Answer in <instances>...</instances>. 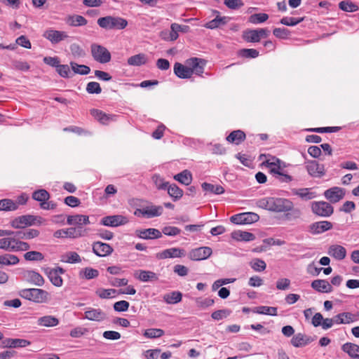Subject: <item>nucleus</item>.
<instances>
[{
    "mask_svg": "<svg viewBox=\"0 0 359 359\" xmlns=\"http://www.w3.org/2000/svg\"><path fill=\"white\" fill-rule=\"evenodd\" d=\"M259 208L275 212H285L293 208V203L291 201L283 198L268 197L264 198L257 201Z\"/></svg>",
    "mask_w": 359,
    "mask_h": 359,
    "instance_id": "1",
    "label": "nucleus"
},
{
    "mask_svg": "<svg viewBox=\"0 0 359 359\" xmlns=\"http://www.w3.org/2000/svg\"><path fill=\"white\" fill-rule=\"evenodd\" d=\"M97 25L102 29H123L128 26V21L121 17L107 15L97 19Z\"/></svg>",
    "mask_w": 359,
    "mask_h": 359,
    "instance_id": "2",
    "label": "nucleus"
},
{
    "mask_svg": "<svg viewBox=\"0 0 359 359\" xmlns=\"http://www.w3.org/2000/svg\"><path fill=\"white\" fill-rule=\"evenodd\" d=\"M19 294L21 297L37 304L46 303L49 299V293L39 288L22 289Z\"/></svg>",
    "mask_w": 359,
    "mask_h": 359,
    "instance_id": "3",
    "label": "nucleus"
},
{
    "mask_svg": "<svg viewBox=\"0 0 359 359\" xmlns=\"http://www.w3.org/2000/svg\"><path fill=\"white\" fill-rule=\"evenodd\" d=\"M90 52L93 58L101 64H106L111 61V55L110 52L103 46L97 43L90 45Z\"/></svg>",
    "mask_w": 359,
    "mask_h": 359,
    "instance_id": "4",
    "label": "nucleus"
},
{
    "mask_svg": "<svg viewBox=\"0 0 359 359\" xmlns=\"http://www.w3.org/2000/svg\"><path fill=\"white\" fill-rule=\"evenodd\" d=\"M163 208L161 205H148L136 209L135 215L145 218H152L162 215Z\"/></svg>",
    "mask_w": 359,
    "mask_h": 359,
    "instance_id": "5",
    "label": "nucleus"
},
{
    "mask_svg": "<svg viewBox=\"0 0 359 359\" xmlns=\"http://www.w3.org/2000/svg\"><path fill=\"white\" fill-rule=\"evenodd\" d=\"M190 31V27L188 25H179L177 23H172L170 25V31L168 34L162 32L161 37L163 39L168 41H175L179 37V32L188 33Z\"/></svg>",
    "mask_w": 359,
    "mask_h": 359,
    "instance_id": "6",
    "label": "nucleus"
},
{
    "mask_svg": "<svg viewBox=\"0 0 359 359\" xmlns=\"http://www.w3.org/2000/svg\"><path fill=\"white\" fill-rule=\"evenodd\" d=\"M44 273L49 278L51 283L55 287H61L63 284L62 278H61V274H64L65 273V270L60 266H57L55 268H46L44 269Z\"/></svg>",
    "mask_w": 359,
    "mask_h": 359,
    "instance_id": "7",
    "label": "nucleus"
},
{
    "mask_svg": "<svg viewBox=\"0 0 359 359\" xmlns=\"http://www.w3.org/2000/svg\"><path fill=\"white\" fill-rule=\"evenodd\" d=\"M259 219L257 214L248 212L234 215L231 217L230 221L236 224H249L257 222Z\"/></svg>",
    "mask_w": 359,
    "mask_h": 359,
    "instance_id": "8",
    "label": "nucleus"
},
{
    "mask_svg": "<svg viewBox=\"0 0 359 359\" xmlns=\"http://www.w3.org/2000/svg\"><path fill=\"white\" fill-rule=\"evenodd\" d=\"M312 211L320 217H330L334 212L333 207L327 202H314L311 206Z\"/></svg>",
    "mask_w": 359,
    "mask_h": 359,
    "instance_id": "9",
    "label": "nucleus"
},
{
    "mask_svg": "<svg viewBox=\"0 0 359 359\" xmlns=\"http://www.w3.org/2000/svg\"><path fill=\"white\" fill-rule=\"evenodd\" d=\"M37 217L31 215H26L17 217L11 222V225L15 229H22L28 226H32L35 224Z\"/></svg>",
    "mask_w": 359,
    "mask_h": 359,
    "instance_id": "10",
    "label": "nucleus"
},
{
    "mask_svg": "<svg viewBox=\"0 0 359 359\" xmlns=\"http://www.w3.org/2000/svg\"><path fill=\"white\" fill-rule=\"evenodd\" d=\"M85 230L81 228L70 227L66 229H60L55 231L53 236L55 238H76L84 236Z\"/></svg>",
    "mask_w": 359,
    "mask_h": 359,
    "instance_id": "11",
    "label": "nucleus"
},
{
    "mask_svg": "<svg viewBox=\"0 0 359 359\" xmlns=\"http://www.w3.org/2000/svg\"><path fill=\"white\" fill-rule=\"evenodd\" d=\"M128 219L120 215L106 216L102 218L100 224L106 226L116 227L127 224Z\"/></svg>",
    "mask_w": 359,
    "mask_h": 359,
    "instance_id": "12",
    "label": "nucleus"
},
{
    "mask_svg": "<svg viewBox=\"0 0 359 359\" xmlns=\"http://www.w3.org/2000/svg\"><path fill=\"white\" fill-rule=\"evenodd\" d=\"M324 196L330 203H335L344 197L345 190L339 187H334L327 189L324 192Z\"/></svg>",
    "mask_w": 359,
    "mask_h": 359,
    "instance_id": "13",
    "label": "nucleus"
},
{
    "mask_svg": "<svg viewBox=\"0 0 359 359\" xmlns=\"http://www.w3.org/2000/svg\"><path fill=\"white\" fill-rule=\"evenodd\" d=\"M212 253L209 247H201L191 250L189 253V258L194 261H201L208 259Z\"/></svg>",
    "mask_w": 359,
    "mask_h": 359,
    "instance_id": "14",
    "label": "nucleus"
},
{
    "mask_svg": "<svg viewBox=\"0 0 359 359\" xmlns=\"http://www.w3.org/2000/svg\"><path fill=\"white\" fill-rule=\"evenodd\" d=\"M186 65H188L189 69L192 72V75L194 74L201 75L204 72L205 62L203 59L191 57L186 60Z\"/></svg>",
    "mask_w": 359,
    "mask_h": 359,
    "instance_id": "15",
    "label": "nucleus"
},
{
    "mask_svg": "<svg viewBox=\"0 0 359 359\" xmlns=\"http://www.w3.org/2000/svg\"><path fill=\"white\" fill-rule=\"evenodd\" d=\"M306 167L309 174L312 177H321L325 175L324 165L316 161H308Z\"/></svg>",
    "mask_w": 359,
    "mask_h": 359,
    "instance_id": "16",
    "label": "nucleus"
},
{
    "mask_svg": "<svg viewBox=\"0 0 359 359\" xmlns=\"http://www.w3.org/2000/svg\"><path fill=\"white\" fill-rule=\"evenodd\" d=\"M43 36L53 44L58 43L68 38V35L65 32L54 29L46 30L43 34Z\"/></svg>",
    "mask_w": 359,
    "mask_h": 359,
    "instance_id": "17",
    "label": "nucleus"
},
{
    "mask_svg": "<svg viewBox=\"0 0 359 359\" xmlns=\"http://www.w3.org/2000/svg\"><path fill=\"white\" fill-rule=\"evenodd\" d=\"M332 224L328 221H320L313 222L309 225V230L311 233L316 235L323 233L332 229Z\"/></svg>",
    "mask_w": 359,
    "mask_h": 359,
    "instance_id": "18",
    "label": "nucleus"
},
{
    "mask_svg": "<svg viewBox=\"0 0 359 359\" xmlns=\"http://www.w3.org/2000/svg\"><path fill=\"white\" fill-rule=\"evenodd\" d=\"M93 251L99 257H106L112 253L113 248L107 243L97 241L93 244Z\"/></svg>",
    "mask_w": 359,
    "mask_h": 359,
    "instance_id": "19",
    "label": "nucleus"
},
{
    "mask_svg": "<svg viewBox=\"0 0 359 359\" xmlns=\"http://www.w3.org/2000/svg\"><path fill=\"white\" fill-rule=\"evenodd\" d=\"M24 279L37 286H42L44 284V279L42 276L33 270H27L23 273Z\"/></svg>",
    "mask_w": 359,
    "mask_h": 359,
    "instance_id": "20",
    "label": "nucleus"
},
{
    "mask_svg": "<svg viewBox=\"0 0 359 359\" xmlns=\"http://www.w3.org/2000/svg\"><path fill=\"white\" fill-rule=\"evenodd\" d=\"M30 344L29 341L23 339L6 338L1 341V346L3 348L26 347Z\"/></svg>",
    "mask_w": 359,
    "mask_h": 359,
    "instance_id": "21",
    "label": "nucleus"
},
{
    "mask_svg": "<svg viewBox=\"0 0 359 359\" xmlns=\"http://www.w3.org/2000/svg\"><path fill=\"white\" fill-rule=\"evenodd\" d=\"M327 254L337 260H342L346 257V250L340 245L334 244L328 248Z\"/></svg>",
    "mask_w": 359,
    "mask_h": 359,
    "instance_id": "22",
    "label": "nucleus"
},
{
    "mask_svg": "<svg viewBox=\"0 0 359 359\" xmlns=\"http://www.w3.org/2000/svg\"><path fill=\"white\" fill-rule=\"evenodd\" d=\"M84 314L85 318L93 321L100 322L106 318V313L100 309L89 308Z\"/></svg>",
    "mask_w": 359,
    "mask_h": 359,
    "instance_id": "23",
    "label": "nucleus"
},
{
    "mask_svg": "<svg viewBox=\"0 0 359 359\" xmlns=\"http://www.w3.org/2000/svg\"><path fill=\"white\" fill-rule=\"evenodd\" d=\"M175 74L180 79H190L192 76V72L187 65H182L175 62L173 67Z\"/></svg>",
    "mask_w": 359,
    "mask_h": 359,
    "instance_id": "24",
    "label": "nucleus"
},
{
    "mask_svg": "<svg viewBox=\"0 0 359 359\" xmlns=\"http://www.w3.org/2000/svg\"><path fill=\"white\" fill-rule=\"evenodd\" d=\"M67 223L69 225H76V228L82 229L83 225L90 223L89 217L83 215H69L67 217Z\"/></svg>",
    "mask_w": 359,
    "mask_h": 359,
    "instance_id": "25",
    "label": "nucleus"
},
{
    "mask_svg": "<svg viewBox=\"0 0 359 359\" xmlns=\"http://www.w3.org/2000/svg\"><path fill=\"white\" fill-rule=\"evenodd\" d=\"M311 287L319 292L328 293L333 290L332 286L326 280H315L311 283Z\"/></svg>",
    "mask_w": 359,
    "mask_h": 359,
    "instance_id": "26",
    "label": "nucleus"
},
{
    "mask_svg": "<svg viewBox=\"0 0 359 359\" xmlns=\"http://www.w3.org/2000/svg\"><path fill=\"white\" fill-rule=\"evenodd\" d=\"M136 233L140 238L143 239L159 238L162 236V233L159 230L153 228L137 230Z\"/></svg>",
    "mask_w": 359,
    "mask_h": 359,
    "instance_id": "27",
    "label": "nucleus"
},
{
    "mask_svg": "<svg viewBox=\"0 0 359 359\" xmlns=\"http://www.w3.org/2000/svg\"><path fill=\"white\" fill-rule=\"evenodd\" d=\"M230 19L231 18L228 16L215 17L212 20L206 22L204 25V27L207 29H215L226 25L229 22Z\"/></svg>",
    "mask_w": 359,
    "mask_h": 359,
    "instance_id": "28",
    "label": "nucleus"
},
{
    "mask_svg": "<svg viewBox=\"0 0 359 359\" xmlns=\"http://www.w3.org/2000/svg\"><path fill=\"white\" fill-rule=\"evenodd\" d=\"M184 255V250L177 248H172L162 251L158 255L160 259L182 257Z\"/></svg>",
    "mask_w": 359,
    "mask_h": 359,
    "instance_id": "29",
    "label": "nucleus"
},
{
    "mask_svg": "<svg viewBox=\"0 0 359 359\" xmlns=\"http://www.w3.org/2000/svg\"><path fill=\"white\" fill-rule=\"evenodd\" d=\"M335 324H349L357 320L356 316L350 312L340 313L334 316Z\"/></svg>",
    "mask_w": 359,
    "mask_h": 359,
    "instance_id": "30",
    "label": "nucleus"
},
{
    "mask_svg": "<svg viewBox=\"0 0 359 359\" xmlns=\"http://www.w3.org/2000/svg\"><path fill=\"white\" fill-rule=\"evenodd\" d=\"M341 350L347 353L351 359H359V346L347 342L342 345Z\"/></svg>",
    "mask_w": 359,
    "mask_h": 359,
    "instance_id": "31",
    "label": "nucleus"
},
{
    "mask_svg": "<svg viewBox=\"0 0 359 359\" xmlns=\"http://www.w3.org/2000/svg\"><path fill=\"white\" fill-rule=\"evenodd\" d=\"M66 23L71 27H80L87 25L88 20L80 15H70L65 19Z\"/></svg>",
    "mask_w": 359,
    "mask_h": 359,
    "instance_id": "32",
    "label": "nucleus"
},
{
    "mask_svg": "<svg viewBox=\"0 0 359 359\" xmlns=\"http://www.w3.org/2000/svg\"><path fill=\"white\" fill-rule=\"evenodd\" d=\"M245 137H246V135L243 131H242L241 130H236L232 131L226 137V140L229 143H232V144L238 145L245 140Z\"/></svg>",
    "mask_w": 359,
    "mask_h": 359,
    "instance_id": "33",
    "label": "nucleus"
},
{
    "mask_svg": "<svg viewBox=\"0 0 359 359\" xmlns=\"http://www.w3.org/2000/svg\"><path fill=\"white\" fill-rule=\"evenodd\" d=\"M90 114L102 124H108L109 121L113 120V116L107 114L99 109H91Z\"/></svg>",
    "mask_w": 359,
    "mask_h": 359,
    "instance_id": "34",
    "label": "nucleus"
},
{
    "mask_svg": "<svg viewBox=\"0 0 359 359\" xmlns=\"http://www.w3.org/2000/svg\"><path fill=\"white\" fill-rule=\"evenodd\" d=\"M15 237L22 240H29L37 237L39 231L36 229H30L25 231H19L13 234Z\"/></svg>",
    "mask_w": 359,
    "mask_h": 359,
    "instance_id": "35",
    "label": "nucleus"
},
{
    "mask_svg": "<svg viewBox=\"0 0 359 359\" xmlns=\"http://www.w3.org/2000/svg\"><path fill=\"white\" fill-rule=\"evenodd\" d=\"M309 337L302 333H298L293 336L291 339V344L294 347H302L311 343Z\"/></svg>",
    "mask_w": 359,
    "mask_h": 359,
    "instance_id": "36",
    "label": "nucleus"
},
{
    "mask_svg": "<svg viewBox=\"0 0 359 359\" xmlns=\"http://www.w3.org/2000/svg\"><path fill=\"white\" fill-rule=\"evenodd\" d=\"M231 238L236 241H251L255 239V236L248 231H234L231 233Z\"/></svg>",
    "mask_w": 359,
    "mask_h": 359,
    "instance_id": "37",
    "label": "nucleus"
},
{
    "mask_svg": "<svg viewBox=\"0 0 359 359\" xmlns=\"http://www.w3.org/2000/svg\"><path fill=\"white\" fill-rule=\"evenodd\" d=\"M60 261L62 262L75 264L81 262L80 255L76 252H67L65 254L61 255Z\"/></svg>",
    "mask_w": 359,
    "mask_h": 359,
    "instance_id": "38",
    "label": "nucleus"
},
{
    "mask_svg": "<svg viewBox=\"0 0 359 359\" xmlns=\"http://www.w3.org/2000/svg\"><path fill=\"white\" fill-rule=\"evenodd\" d=\"M174 179L180 183L189 185L192 181V175L188 170H184L182 172L175 175Z\"/></svg>",
    "mask_w": 359,
    "mask_h": 359,
    "instance_id": "39",
    "label": "nucleus"
},
{
    "mask_svg": "<svg viewBox=\"0 0 359 359\" xmlns=\"http://www.w3.org/2000/svg\"><path fill=\"white\" fill-rule=\"evenodd\" d=\"M292 192L293 195L298 196L305 201L311 200L316 197L315 194L311 192L308 188L294 189L292 190Z\"/></svg>",
    "mask_w": 359,
    "mask_h": 359,
    "instance_id": "40",
    "label": "nucleus"
},
{
    "mask_svg": "<svg viewBox=\"0 0 359 359\" xmlns=\"http://www.w3.org/2000/svg\"><path fill=\"white\" fill-rule=\"evenodd\" d=\"M135 277L142 282L156 281L158 279V275L154 272L144 270H140L139 271V276H137L135 275Z\"/></svg>",
    "mask_w": 359,
    "mask_h": 359,
    "instance_id": "41",
    "label": "nucleus"
},
{
    "mask_svg": "<svg viewBox=\"0 0 359 359\" xmlns=\"http://www.w3.org/2000/svg\"><path fill=\"white\" fill-rule=\"evenodd\" d=\"M201 187L206 193L222 194L224 192V189L220 185H215L208 182H203Z\"/></svg>",
    "mask_w": 359,
    "mask_h": 359,
    "instance_id": "42",
    "label": "nucleus"
},
{
    "mask_svg": "<svg viewBox=\"0 0 359 359\" xmlns=\"http://www.w3.org/2000/svg\"><path fill=\"white\" fill-rule=\"evenodd\" d=\"M38 324L44 327H54L58 325L59 320L52 316H45L38 319Z\"/></svg>",
    "mask_w": 359,
    "mask_h": 359,
    "instance_id": "43",
    "label": "nucleus"
},
{
    "mask_svg": "<svg viewBox=\"0 0 359 359\" xmlns=\"http://www.w3.org/2000/svg\"><path fill=\"white\" fill-rule=\"evenodd\" d=\"M147 61V56L144 53H139L130 57L128 59V64L131 66H141Z\"/></svg>",
    "mask_w": 359,
    "mask_h": 359,
    "instance_id": "44",
    "label": "nucleus"
},
{
    "mask_svg": "<svg viewBox=\"0 0 359 359\" xmlns=\"http://www.w3.org/2000/svg\"><path fill=\"white\" fill-rule=\"evenodd\" d=\"M243 38L250 43H257L260 41L257 29H247L243 32Z\"/></svg>",
    "mask_w": 359,
    "mask_h": 359,
    "instance_id": "45",
    "label": "nucleus"
},
{
    "mask_svg": "<svg viewBox=\"0 0 359 359\" xmlns=\"http://www.w3.org/2000/svg\"><path fill=\"white\" fill-rule=\"evenodd\" d=\"M168 190V194L170 197L173 198L174 201H177L182 198L183 196V191L177 185L175 184H172L168 185L166 189Z\"/></svg>",
    "mask_w": 359,
    "mask_h": 359,
    "instance_id": "46",
    "label": "nucleus"
},
{
    "mask_svg": "<svg viewBox=\"0 0 359 359\" xmlns=\"http://www.w3.org/2000/svg\"><path fill=\"white\" fill-rule=\"evenodd\" d=\"M182 298V294L180 292H172L168 294H164L163 299L164 301L169 304H174L181 302Z\"/></svg>",
    "mask_w": 359,
    "mask_h": 359,
    "instance_id": "47",
    "label": "nucleus"
},
{
    "mask_svg": "<svg viewBox=\"0 0 359 359\" xmlns=\"http://www.w3.org/2000/svg\"><path fill=\"white\" fill-rule=\"evenodd\" d=\"M69 49L74 59L82 58L86 55L85 50L78 43H72L69 46Z\"/></svg>",
    "mask_w": 359,
    "mask_h": 359,
    "instance_id": "48",
    "label": "nucleus"
},
{
    "mask_svg": "<svg viewBox=\"0 0 359 359\" xmlns=\"http://www.w3.org/2000/svg\"><path fill=\"white\" fill-rule=\"evenodd\" d=\"M19 258L14 255L5 254L0 255V265H15L19 262Z\"/></svg>",
    "mask_w": 359,
    "mask_h": 359,
    "instance_id": "49",
    "label": "nucleus"
},
{
    "mask_svg": "<svg viewBox=\"0 0 359 359\" xmlns=\"http://www.w3.org/2000/svg\"><path fill=\"white\" fill-rule=\"evenodd\" d=\"M70 66L74 74L87 75L90 72V67L85 65H79L74 62H70Z\"/></svg>",
    "mask_w": 359,
    "mask_h": 359,
    "instance_id": "50",
    "label": "nucleus"
},
{
    "mask_svg": "<svg viewBox=\"0 0 359 359\" xmlns=\"http://www.w3.org/2000/svg\"><path fill=\"white\" fill-rule=\"evenodd\" d=\"M13 238L15 241L13 242L11 252L27 251L30 248L29 243L21 241L20 239L15 236Z\"/></svg>",
    "mask_w": 359,
    "mask_h": 359,
    "instance_id": "51",
    "label": "nucleus"
},
{
    "mask_svg": "<svg viewBox=\"0 0 359 359\" xmlns=\"http://www.w3.org/2000/svg\"><path fill=\"white\" fill-rule=\"evenodd\" d=\"M95 294L101 299H109L114 297L118 291L115 289L99 288L95 291Z\"/></svg>",
    "mask_w": 359,
    "mask_h": 359,
    "instance_id": "52",
    "label": "nucleus"
},
{
    "mask_svg": "<svg viewBox=\"0 0 359 359\" xmlns=\"http://www.w3.org/2000/svg\"><path fill=\"white\" fill-rule=\"evenodd\" d=\"M253 311L259 314L277 316V308L273 306H260L256 307Z\"/></svg>",
    "mask_w": 359,
    "mask_h": 359,
    "instance_id": "53",
    "label": "nucleus"
},
{
    "mask_svg": "<svg viewBox=\"0 0 359 359\" xmlns=\"http://www.w3.org/2000/svg\"><path fill=\"white\" fill-rule=\"evenodd\" d=\"M32 198L41 203H44L50 198L49 193L45 189H39L33 192Z\"/></svg>",
    "mask_w": 359,
    "mask_h": 359,
    "instance_id": "54",
    "label": "nucleus"
},
{
    "mask_svg": "<svg viewBox=\"0 0 359 359\" xmlns=\"http://www.w3.org/2000/svg\"><path fill=\"white\" fill-rule=\"evenodd\" d=\"M339 8L346 12H355L359 9L358 5L349 0H345L339 2Z\"/></svg>",
    "mask_w": 359,
    "mask_h": 359,
    "instance_id": "55",
    "label": "nucleus"
},
{
    "mask_svg": "<svg viewBox=\"0 0 359 359\" xmlns=\"http://www.w3.org/2000/svg\"><path fill=\"white\" fill-rule=\"evenodd\" d=\"M18 209V205L11 199L0 200V210L11 211Z\"/></svg>",
    "mask_w": 359,
    "mask_h": 359,
    "instance_id": "56",
    "label": "nucleus"
},
{
    "mask_svg": "<svg viewBox=\"0 0 359 359\" xmlns=\"http://www.w3.org/2000/svg\"><path fill=\"white\" fill-rule=\"evenodd\" d=\"M269 19V15L266 13H255L248 18L250 23L257 25L266 22Z\"/></svg>",
    "mask_w": 359,
    "mask_h": 359,
    "instance_id": "57",
    "label": "nucleus"
},
{
    "mask_svg": "<svg viewBox=\"0 0 359 359\" xmlns=\"http://www.w3.org/2000/svg\"><path fill=\"white\" fill-rule=\"evenodd\" d=\"M99 276V271L97 269L86 267L80 272V276L87 280L95 278Z\"/></svg>",
    "mask_w": 359,
    "mask_h": 359,
    "instance_id": "58",
    "label": "nucleus"
},
{
    "mask_svg": "<svg viewBox=\"0 0 359 359\" xmlns=\"http://www.w3.org/2000/svg\"><path fill=\"white\" fill-rule=\"evenodd\" d=\"M165 332L162 329L150 328L144 331L143 335L148 339H156L164 335Z\"/></svg>",
    "mask_w": 359,
    "mask_h": 359,
    "instance_id": "59",
    "label": "nucleus"
},
{
    "mask_svg": "<svg viewBox=\"0 0 359 359\" xmlns=\"http://www.w3.org/2000/svg\"><path fill=\"white\" fill-rule=\"evenodd\" d=\"M250 265L254 271H257V272H261V271H264L266 267V264L265 262L259 258L253 259L250 262Z\"/></svg>",
    "mask_w": 359,
    "mask_h": 359,
    "instance_id": "60",
    "label": "nucleus"
},
{
    "mask_svg": "<svg viewBox=\"0 0 359 359\" xmlns=\"http://www.w3.org/2000/svg\"><path fill=\"white\" fill-rule=\"evenodd\" d=\"M151 179L156 189L158 190H166L169 183L165 182L160 175H154Z\"/></svg>",
    "mask_w": 359,
    "mask_h": 359,
    "instance_id": "61",
    "label": "nucleus"
},
{
    "mask_svg": "<svg viewBox=\"0 0 359 359\" xmlns=\"http://www.w3.org/2000/svg\"><path fill=\"white\" fill-rule=\"evenodd\" d=\"M24 258L27 261H41L44 259V256L40 252L29 251L24 255Z\"/></svg>",
    "mask_w": 359,
    "mask_h": 359,
    "instance_id": "62",
    "label": "nucleus"
},
{
    "mask_svg": "<svg viewBox=\"0 0 359 359\" xmlns=\"http://www.w3.org/2000/svg\"><path fill=\"white\" fill-rule=\"evenodd\" d=\"M239 55L245 58H256L259 51L254 48H243L239 51Z\"/></svg>",
    "mask_w": 359,
    "mask_h": 359,
    "instance_id": "63",
    "label": "nucleus"
},
{
    "mask_svg": "<svg viewBox=\"0 0 359 359\" xmlns=\"http://www.w3.org/2000/svg\"><path fill=\"white\" fill-rule=\"evenodd\" d=\"M56 71L58 74L63 78H69L72 76L70 68L67 65H59L56 68Z\"/></svg>",
    "mask_w": 359,
    "mask_h": 359,
    "instance_id": "64",
    "label": "nucleus"
}]
</instances>
